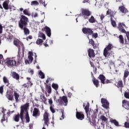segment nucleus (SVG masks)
Segmentation results:
<instances>
[{
  "instance_id": "1",
  "label": "nucleus",
  "mask_w": 129,
  "mask_h": 129,
  "mask_svg": "<svg viewBox=\"0 0 129 129\" xmlns=\"http://www.w3.org/2000/svg\"><path fill=\"white\" fill-rule=\"evenodd\" d=\"M89 103H87L86 106L85 107V110L87 114V119L89 120V122H91L94 126H96V117H97V113H98V109H96L94 110L93 114L92 111L89 110ZM91 115L92 119H90Z\"/></svg>"
},
{
  "instance_id": "2",
  "label": "nucleus",
  "mask_w": 129,
  "mask_h": 129,
  "mask_svg": "<svg viewBox=\"0 0 129 129\" xmlns=\"http://www.w3.org/2000/svg\"><path fill=\"white\" fill-rule=\"evenodd\" d=\"M113 48V45L111 43H109L103 50V55L105 58L106 57H109L110 55H112L114 54L113 51L111 50Z\"/></svg>"
},
{
  "instance_id": "3",
  "label": "nucleus",
  "mask_w": 129,
  "mask_h": 129,
  "mask_svg": "<svg viewBox=\"0 0 129 129\" xmlns=\"http://www.w3.org/2000/svg\"><path fill=\"white\" fill-rule=\"evenodd\" d=\"M24 110H26L25 107H24V105L21 107V111L20 113H18L15 115L13 118L15 121L16 122H19L20 121V118L21 120V121H24Z\"/></svg>"
},
{
  "instance_id": "4",
  "label": "nucleus",
  "mask_w": 129,
  "mask_h": 129,
  "mask_svg": "<svg viewBox=\"0 0 129 129\" xmlns=\"http://www.w3.org/2000/svg\"><path fill=\"white\" fill-rule=\"evenodd\" d=\"M29 23V18L24 15H21L20 19L18 22V26L20 28L24 29V27H27Z\"/></svg>"
},
{
  "instance_id": "5",
  "label": "nucleus",
  "mask_w": 129,
  "mask_h": 129,
  "mask_svg": "<svg viewBox=\"0 0 129 129\" xmlns=\"http://www.w3.org/2000/svg\"><path fill=\"white\" fill-rule=\"evenodd\" d=\"M56 103H58L59 105H64V106H67L68 104V98L66 96H63L62 97H59V98L56 100Z\"/></svg>"
},
{
  "instance_id": "6",
  "label": "nucleus",
  "mask_w": 129,
  "mask_h": 129,
  "mask_svg": "<svg viewBox=\"0 0 129 129\" xmlns=\"http://www.w3.org/2000/svg\"><path fill=\"white\" fill-rule=\"evenodd\" d=\"M29 106H30V103H26L24 105V107L26 108V110H23L24 114H25V112L26 113L25 119L26 120V122H30V116H29V112L28 111Z\"/></svg>"
},
{
  "instance_id": "7",
  "label": "nucleus",
  "mask_w": 129,
  "mask_h": 129,
  "mask_svg": "<svg viewBox=\"0 0 129 129\" xmlns=\"http://www.w3.org/2000/svg\"><path fill=\"white\" fill-rule=\"evenodd\" d=\"M5 64L7 67H14V66H17V61L14 59L7 58Z\"/></svg>"
},
{
  "instance_id": "8",
  "label": "nucleus",
  "mask_w": 129,
  "mask_h": 129,
  "mask_svg": "<svg viewBox=\"0 0 129 129\" xmlns=\"http://www.w3.org/2000/svg\"><path fill=\"white\" fill-rule=\"evenodd\" d=\"M82 16L84 17L85 20H86L88 19V17H90V16H91V12L88 9H82Z\"/></svg>"
},
{
  "instance_id": "9",
  "label": "nucleus",
  "mask_w": 129,
  "mask_h": 129,
  "mask_svg": "<svg viewBox=\"0 0 129 129\" xmlns=\"http://www.w3.org/2000/svg\"><path fill=\"white\" fill-rule=\"evenodd\" d=\"M101 102L102 104V106L104 108H106V109L109 108V103L107 101V100L104 98H102L101 99Z\"/></svg>"
},
{
  "instance_id": "10",
  "label": "nucleus",
  "mask_w": 129,
  "mask_h": 129,
  "mask_svg": "<svg viewBox=\"0 0 129 129\" xmlns=\"http://www.w3.org/2000/svg\"><path fill=\"white\" fill-rule=\"evenodd\" d=\"M82 32L84 34H87V35H92L93 31L90 28L84 27L82 29Z\"/></svg>"
},
{
  "instance_id": "11",
  "label": "nucleus",
  "mask_w": 129,
  "mask_h": 129,
  "mask_svg": "<svg viewBox=\"0 0 129 129\" xmlns=\"http://www.w3.org/2000/svg\"><path fill=\"white\" fill-rule=\"evenodd\" d=\"M41 115V113L40 112V110L38 108H34L32 116H34V117H39L40 115Z\"/></svg>"
},
{
  "instance_id": "12",
  "label": "nucleus",
  "mask_w": 129,
  "mask_h": 129,
  "mask_svg": "<svg viewBox=\"0 0 129 129\" xmlns=\"http://www.w3.org/2000/svg\"><path fill=\"white\" fill-rule=\"evenodd\" d=\"M123 27L125 28L126 26L124 24L122 23H120L118 25V29L119 30V31H120V32H121V33H123V34H124V33H126V31H125Z\"/></svg>"
},
{
  "instance_id": "13",
  "label": "nucleus",
  "mask_w": 129,
  "mask_h": 129,
  "mask_svg": "<svg viewBox=\"0 0 129 129\" xmlns=\"http://www.w3.org/2000/svg\"><path fill=\"white\" fill-rule=\"evenodd\" d=\"M41 31L42 32H45L48 37H51V29L50 27H48V26H45L42 29Z\"/></svg>"
},
{
  "instance_id": "14",
  "label": "nucleus",
  "mask_w": 129,
  "mask_h": 129,
  "mask_svg": "<svg viewBox=\"0 0 129 129\" xmlns=\"http://www.w3.org/2000/svg\"><path fill=\"white\" fill-rule=\"evenodd\" d=\"M76 116L77 118H78V119H80V120L84 119V114H83V112L77 111V109H76Z\"/></svg>"
},
{
  "instance_id": "15",
  "label": "nucleus",
  "mask_w": 129,
  "mask_h": 129,
  "mask_svg": "<svg viewBox=\"0 0 129 129\" xmlns=\"http://www.w3.org/2000/svg\"><path fill=\"white\" fill-rule=\"evenodd\" d=\"M6 97L8 98V100H11V101H13L14 100V95H13L11 90H7L6 93Z\"/></svg>"
},
{
  "instance_id": "16",
  "label": "nucleus",
  "mask_w": 129,
  "mask_h": 129,
  "mask_svg": "<svg viewBox=\"0 0 129 129\" xmlns=\"http://www.w3.org/2000/svg\"><path fill=\"white\" fill-rule=\"evenodd\" d=\"M88 56L89 58L92 59V60H93V59L92 58L95 57V52H94V50L91 48H89L88 50Z\"/></svg>"
},
{
  "instance_id": "17",
  "label": "nucleus",
  "mask_w": 129,
  "mask_h": 129,
  "mask_svg": "<svg viewBox=\"0 0 129 129\" xmlns=\"http://www.w3.org/2000/svg\"><path fill=\"white\" fill-rule=\"evenodd\" d=\"M91 74L92 77H93L92 81L93 82L94 85L97 88L99 86V81H98V80L96 79V78L93 76V74H92V73H91Z\"/></svg>"
},
{
  "instance_id": "18",
  "label": "nucleus",
  "mask_w": 129,
  "mask_h": 129,
  "mask_svg": "<svg viewBox=\"0 0 129 129\" xmlns=\"http://www.w3.org/2000/svg\"><path fill=\"white\" fill-rule=\"evenodd\" d=\"M3 82L5 83V84H7L6 86H7V87L11 88V83H10V81L9 80V79L7 78V77H3Z\"/></svg>"
},
{
  "instance_id": "19",
  "label": "nucleus",
  "mask_w": 129,
  "mask_h": 129,
  "mask_svg": "<svg viewBox=\"0 0 129 129\" xmlns=\"http://www.w3.org/2000/svg\"><path fill=\"white\" fill-rule=\"evenodd\" d=\"M14 96L16 103H18L20 101V99H19L20 98V94L18 93L17 91H14Z\"/></svg>"
},
{
  "instance_id": "20",
  "label": "nucleus",
  "mask_w": 129,
  "mask_h": 129,
  "mask_svg": "<svg viewBox=\"0 0 129 129\" xmlns=\"http://www.w3.org/2000/svg\"><path fill=\"white\" fill-rule=\"evenodd\" d=\"M122 106L124 107L126 109H127L128 110L129 109V101H127L125 100H123L122 101Z\"/></svg>"
},
{
  "instance_id": "21",
  "label": "nucleus",
  "mask_w": 129,
  "mask_h": 129,
  "mask_svg": "<svg viewBox=\"0 0 129 129\" xmlns=\"http://www.w3.org/2000/svg\"><path fill=\"white\" fill-rule=\"evenodd\" d=\"M98 79H99L101 81V83L102 84H105V76L103 75H100L99 77H98Z\"/></svg>"
},
{
  "instance_id": "22",
  "label": "nucleus",
  "mask_w": 129,
  "mask_h": 129,
  "mask_svg": "<svg viewBox=\"0 0 129 129\" xmlns=\"http://www.w3.org/2000/svg\"><path fill=\"white\" fill-rule=\"evenodd\" d=\"M115 86L118 88H122L123 87V83H122V81L120 80L115 84Z\"/></svg>"
},
{
  "instance_id": "23",
  "label": "nucleus",
  "mask_w": 129,
  "mask_h": 129,
  "mask_svg": "<svg viewBox=\"0 0 129 129\" xmlns=\"http://www.w3.org/2000/svg\"><path fill=\"white\" fill-rule=\"evenodd\" d=\"M119 10L121 13H122V14H126V13H128V11L126 9H125V7H124V6L119 7Z\"/></svg>"
},
{
  "instance_id": "24",
  "label": "nucleus",
  "mask_w": 129,
  "mask_h": 129,
  "mask_svg": "<svg viewBox=\"0 0 129 129\" xmlns=\"http://www.w3.org/2000/svg\"><path fill=\"white\" fill-rule=\"evenodd\" d=\"M100 119L102 121V122L101 123V124H103V125H104V124H105V122L107 121V119H108L107 118H106V117H105V116L104 115H101L100 117Z\"/></svg>"
},
{
  "instance_id": "25",
  "label": "nucleus",
  "mask_w": 129,
  "mask_h": 129,
  "mask_svg": "<svg viewBox=\"0 0 129 129\" xmlns=\"http://www.w3.org/2000/svg\"><path fill=\"white\" fill-rule=\"evenodd\" d=\"M9 4H10V1H6L3 4V8L6 10H9Z\"/></svg>"
},
{
  "instance_id": "26",
  "label": "nucleus",
  "mask_w": 129,
  "mask_h": 129,
  "mask_svg": "<svg viewBox=\"0 0 129 129\" xmlns=\"http://www.w3.org/2000/svg\"><path fill=\"white\" fill-rule=\"evenodd\" d=\"M12 77L14 79H16V80H20V75H19V74L15 72H13L12 73Z\"/></svg>"
},
{
  "instance_id": "27",
  "label": "nucleus",
  "mask_w": 129,
  "mask_h": 129,
  "mask_svg": "<svg viewBox=\"0 0 129 129\" xmlns=\"http://www.w3.org/2000/svg\"><path fill=\"white\" fill-rule=\"evenodd\" d=\"M33 51H29V55H28V59L30 63H32L33 60H34V58L33 57Z\"/></svg>"
},
{
  "instance_id": "28",
  "label": "nucleus",
  "mask_w": 129,
  "mask_h": 129,
  "mask_svg": "<svg viewBox=\"0 0 129 129\" xmlns=\"http://www.w3.org/2000/svg\"><path fill=\"white\" fill-rule=\"evenodd\" d=\"M21 30H23L25 35H29L30 34V30L27 27H24Z\"/></svg>"
},
{
  "instance_id": "29",
  "label": "nucleus",
  "mask_w": 129,
  "mask_h": 129,
  "mask_svg": "<svg viewBox=\"0 0 129 129\" xmlns=\"http://www.w3.org/2000/svg\"><path fill=\"white\" fill-rule=\"evenodd\" d=\"M51 87L54 90H58V89L59 88V85L57 84H55V83H53L51 85Z\"/></svg>"
},
{
  "instance_id": "30",
  "label": "nucleus",
  "mask_w": 129,
  "mask_h": 129,
  "mask_svg": "<svg viewBox=\"0 0 129 129\" xmlns=\"http://www.w3.org/2000/svg\"><path fill=\"white\" fill-rule=\"evenodd\" d=\"M119 42L120 44H124V40L123 39V36L122 35H120L118 37Z\"/></svg>"
},
{
  "instance_id": "31",
  "label": "nucleus",
  "mask_w": 129,
  "mask_h": 129,
  "mask_svg": "<svg viewBox=\"0 0 129 129\" xmlns=\"http://www.w3.org/2000/svg\"><path fill=\"white\" fill-rule=\"evenodd\" d=\"M110 121H111V123H113L114 124V125H115L116 126H120V125H119L118 121H117L116 120L112 119Z\"/></svg>"
},
{
  "instance_id": "32",
  "label": "nucleus",
  "mask_w": 129,
  "mask_h": 129,
  "mask_svg": "<svg viewBox=\"0 0 129 129\" xmlns=\"http://www.w3.org/2000/svg\"><path fill=\"white\" fill-rule=\"evenodd\" d=\"M89 22L91 24H93L94 23H95L96 22V20H95V18H94V17H93V16H91L90 18L89 19Z\"/></svg>"
},
{
  "instance_id": "33",
  "label": "nucleus",
  "mask_w": 129,
  "mask_h": 129,
  "mask_svg": "<svg viewBox=\"0 0 129 129\" xmlns=\"http://www.w3.org/2000/svg\"><path fill=\"white\" fill-rule=\"evenodd\" d=\"M46 89H47V93L50 94L52 93V88H51V86L49 85H46Z\"/></svg>"
},
{
  "instance_id": "34",
  "label": "nucleus",
  "mask_w": 129,
  "mask_h": 129,
  "mask_svg": "<svg viewBox=\"0 0 129 129\" xmlns=\"http://www.w3.org/2000/svg\"><path fill=\"white\" fill-rule=\"evenodd\" d=\"M49 119V114L47 112H45L43 115V120Z\"/></svg>"
},
{
  "instance_id": "35",
  "label": "nucleus",
  "mask_w": 129,
  "mask_h": 129,
  "mask_svg": "<svg viewBox=\"0 0 129 129\" xmlns=\"http://www.w3.org/2000/svg\"><path fill=\"white\" fill-rule=\"evenodd\" d=\"M129 75V72H128V70L126 69L124 72V76H123V78H126Z\"/></svg>"
},
{
  "instance_id": "36",
  "label": "nucleus",
  "mask_w": 129,
  "mask_h": 129,
  "mask_svg": "<svg viewBox=\"0 0 129 129\" xmlns=\"http://www.w3.org/2000/svg\"><path fill=\"white\" fill-rule=\"evenodd\" d=\"M43 40L40 38H38L36 41V44L37 45H42V44L43 43Z\"/></svg>"
},
{
  "instance_id": "37",
  "label": "nucleus",
  "mask_w": 129,
  "mask_h": 129,
  "mask_svg": "<svg viewBox=\"0 0 129 129\" xmlns=\"http://www.w3.org/2000/svg\"><path fill=\"white\" fill-rule=\"evenodd\" d=\"M40 98H41V99H42V101L44 103H45V102H46V101H47V98H46V97H45L44 94H42V95H40Z\"/></svg>"
},
{
  "instance_id": "38",
  "label": "nucleus",
  "mask_w": 129,
  "mask_h": 129,
  "mask_svg": "<svg viewBox=\"0 0 129 129\" xmlns=\"http://www.w3.org/2000/svg\"><path fill=\"white\" fill-rule=\"evenodd\" d=\"M31 6H39V2L37 1H32L31 3Z\"/></svg>"
},
{
  "instance_id": "39",
  "label": "nucleus",
  "mask_w": 129,
  "mask_h": 129,
  "mask_svg": "<svg viewBox=\"0 0 129 129\" xmlns=\"http://www.w3.org/2000/svg\"><path fill=\"white\" fill-rule=\"evenodd\" d=\"M54 105H52V106H50V111L52 112V113H55V112H56V111L55 110V109L54 108Z\"/></svg>"
},
{
  "instance_id": "40",
  "label": "nucleus",
  "mask_w": 129,
  "mask_h": 129,
  "mask_svg": "<svg viewBox=\"0 0 129 129\" xmlns=\"http://www.w3.org/2000/svg\"><path fill=\"white\" fill-rule=\"evenodd\" d=\"M116 14V12L115 11H111V14H110V18L111 19H113V18H114V15Z\"/></svg>"
},
{
  "instance_id": "41",
  "label": "nucleus",
  "mask_w": 129,
  "mask_h": 129,
  "mask_svg": "<svg viewBox=\"0 0 129 129\" xmlns=\"http://www.w3.org/2000/svg\"><path fill=\"white\" fill-rule=\"evenodd\" d=\"M39 75L41 76V79H44V78H45V75L44 74V73L42 72V71H39Z\"/></svg>"
},
{
  "instance_id": "42",
  "label": "nucleus",
  "mask_w": 129,
  "mask_h": 129,
  "mask_svg": "<svg viewBox=\"0 0 129 129\" xmlns=\"http://www.w3.org/2000/svg\"><path fill=\"white\" fill-rule=\"evenodd\" d=\"M21 41H20L19 40H14V45H15V46H16V47H18V46H19V45H20Z\"/></svg>"
},
{
  "instance_id": "43",
  "label": "nucleus",
  "mask_w": 129,
  "mask_h": 129,
  "mask_svg": "<svg viewBox=\"0 0 129 129\" xmlns=\"http://www.w3.org/2000/svg\"><path fill=\"white\" fill-rule=\"evenodd\" d=\"M110 20L112 26L116 27V22H115V21L113 20V18H110Z\"/></svg>"
},
{
  "instance_id": "44",
  "label": "nucleus",
  "mask_w": 129,
  "mask_h": 129,
  "mask_svg": "<svg viewBox=\"0 0 129 129\" xmlns=\"http://www.w3.org/2000/svg\"><path fill=\"white\" fill-rule=\"evenodd\" d=\"M4 87H5V85H2L0 87V93L2 95L4 94Z\"/></svg>"
},
{
  "instance_id": "45",
  "label": "nucleus",
  "mask_w": 129,
  "mask_h": 129,
  "mask_svg": "<svg viewBox=\"0 0 129 129\" xmlns=\"http://www.w3.org/2000/svg\"><path fill=\"white\" fill-rule=\"evenodd\" d=\"M39 37L40 38H42L43 40H46V35H45V34L43 33H41Z\"/></svg>"
},
{
  "instance_id": "46",
  "label": "nucleus",
  "mask_w": 129,
  "mask_h": 129,
  "mask_svg": "<svg viewBox=\"0 0 129 129\" xmlns=\"http://www.w3.org/2000/svg\"><path fill=\"white\" fill-rule=\"evenodd\" d=\"M43 120L44 121V124H45V125H47V126H49V124L50 123V120H49V119Z\"/></svg>"
},
{
  "instance_id": "47",
  "label": "nucleus",
  "mask_w": 129,
  "mask_h": 129,
  "mask_svg": "<svg viewBox=\"0 0 129 129\" xmlns=\"http://www.w3.org/2000/svg\"><path fill=\"white\" fill-rule=\"evenodd\" d=\"M48 104H49L50 106L54 105L53 104V100H52V98L48 99Z\"/></svg>"
},
{
  "instance_id": "48",
  "label": "nucleus",
  "mask_w": 129,
  "mask_h": 129,
  "mask_svg": "<svg viewBox=\"0 0 129 129\" xmlns=\"http://www.w3.org/2000/svg\"><path fill=\"white\" fill-rule=\"evenodd\" d=\"M124 96L125 98L129 99V92H125L124 94Z\"/></svg>"
},
{
  "instance_id": "49",
  "label": "nucleus",
  "mask_w": 129,
  "mask_h": 129,
  "mask_svg": "<svg viewBox=\"0 0 129 129\" xmlns=\"http://www.w3.org/2000/svg\"><path fill=\"white\" fill-rule=\"evenodd\" d=\"M23 14L24 15H26V16H30L31 14L29 13V12H28V10L27 9L24 10L23 11Z\"/></svg>"
},
{
  "instance_id": "50",
  "label": "nucleus",
  "mask_w": 129,
  "mask_h": 129,
  "mask_svg": "<svg viewBox=\"0 0 129 129\" xmlns=\"http://www.w3.org/2000/svg\"><path fill=\"white\" fill-rule=\"evenodd\" d=\"M54 79H52L51 78H48L46 80V83H49V82H51V81H53Z\"/></svg>"
},
{
  "instance_id": "51",
  "label": "nucleus",
  "mask_w": 129,
  "mask_h": 129,
  "mask_svg": "<svg viewBox=\"0 0 129 129\" xmlns=\"http://www.w3.org/2000/svg\"><path fill=\"white\" fill-rule=\"evenodd\" d=\"M23 46H24V44L22 42H20L19 46H18L17 47H18L19 50H21L22 47H23Z\"/></svg>"
},
{
  "instance_id": "52",
  "label": "nucleus",
  "mask_w": 129,
  "mask_h": 129,
  "mask_svg": "<svg viewBox=\"0 0 129 129\" xmlns=\"http://www.w3.org/2000/svg\"><path fill=\"white\" fill-rule=\"evenodd\" d=\"M21 86L22 88H28L29 87V85H27V84H24Z\"/></svg>"
},
{
  "instance_id": "53",
  "label": "nucleus",
  "mask_w": 129,
  "mask_h": 129,
  "mask_svg": "<svg viewBox=\"0 0 129 129\" xmlns=\"http://www.w3.org/2000/svg\"><path fill=\"white\" fill-rule=\"evenodd\" d=\"M61 112L62 113L61 118H60V120L64 119V110H61Z\"/></svg>"
},
{
  "instance_id": "54",
  "label": "nucleus",
  "mask_w": 129,
  "mask_h": 129,
  "mask_svg": "<svg viewBox=\"0 0 129 129\" xmlns=\"http://www.w3.org/2000/svg\"><path fill=\"white\" fill-rule=\"evenodd\" d=\"M124 126L126 128H129V122H124Z\"/></svg>"
},
{
  "instance_id": "55",
  "label": "nucleus",
  "mask_w": 129,
  "mask_h": 129,
  "mask_svg": "<svg viewBox=\"0 0 129 129\" xmlns=\"http://www.w3.org/2000/svg\"><path fill=\"white\" fill-rule=\"evenodd\" d=\"M124 34H126L127 39L129 42V31H126V33H124Z\"/></svg>"
},
{
  "instance_id": "56",
  "label": "nucleus",
  "mask_w": 129,
  "mask_h": 129,
  "mask_svg": "<svg viewBox=\"0 0 129 129\" xmlns=\"http://www.w3.org/2000/svg\"><path fill=\"white\" fill-rule=\"evenodd\" d=\"M112 80H106L105 81V83L106 84H108V83H111Z\"/></svg>"
},
{
  "instance_id": "57",
  "label": "nucleus",
  "mask_w": 129,
  "mask_h": 129,
  "mask_svg": "<svg viewBox=\"0 0 129 129\" xmlns=\"http://www.w3.org/2000/svg\"><path fill=\"white\" fill-rule=\"evenodd\" d=\"M89 44H91L92 45H93V44H94V40H93V39H90Z\"/></svg>"
},
{
  "instance_id": "58",
  "label": "nucleus",
  "mask_w": 129,
  "mask_h": 129,
  "mask_svg": "<svg viewBox=\"0 0 129 129\" xmlns=\"http://www.w3.org/2000/svg\"><path fill=\"white\" fill-rule=\"evenodd\" d=\"M93 37L94 38H95V39H96V38H97V37H98V34L96 33H93V35H92Z\"/></svg>"
},
{
  "instance_id": "59",
  "label": "nucleus",
  "mask_w": 129,
  "mask_h": 129,
  "mask_svg": "<svg viewBox=\"0 0 129 129\" xmlns=\"http://www.w3.org/2000/svg\"><path fill=\"white\" fill-rule=\"evenodd\" d=\"M111 13V10H108L106 12V15H107V16H108V15H110V16Z\"/></svg>"
},
{
  "instance_id": "60",
  "label": "nucleus",
  "mask_w": 129,
  "mask_h": 129,
  "mask_svg": "<svg viewBox=\"0 0 129 129\" xmlns=\"http://www.w3.org/2000/svg\"><path fill=\"white\" fill-rule=\"evenodd\" d=\"M5 116H6V114H4L3 116V118L1 120L2 122H3V121H5L6 120V117H5Z\"/></svg>"
},
{
  "instance_id": "61",
  "label": "nucleus",
  "mask_w": 129,
  "mask_h": 129,
  "mask_svg": "<svg viewBox=\"0 0 129 129\" xmlns=\"http://www.w3.org/2000/svg\"><path fill=\"white\" fill-rule=\"evenodd\" d=\"M32 17H34V18H37L38 17V13H35L34 14H32Z\"/></svg>"
},
{
  "instance_id": "62",
  "label": "nucleus",
  "mask_w": 129,
  "mask_h": 129,
  "mask_svg": "<svg viewBox=\"0 0 129 129\" xmlns=\"http://www.w3.org/2000/svg\"><path fill=\"white\" fill-rule=\"evenodd\" d=\"M0 34H3V25L0 24Z\"/></svg>"
},
{
  "instance_id": "63",
  "label": "nucleus",
  "mask_w": 129,
  "mask_h": 129,
  "mask_svg": "<svg viewBox=\"0 0 129 129\" xmlns=\"http://www.w3.org/2000/svg\"><path fill=\"white\" fill-rule=\"evenodd\" d=\"M16 63H17V66H18V65H20V64H22V62H21V61L20 60L16 61Z\"/></svg>"
},
{
  "instance_id": "64",
  "label": "nucleus",
  "mask_w": 129,
  "mask_h": 129,
  "mask_svg": "<svg viewBox=\"0 0 129 129\" xmlns=\"http://www.w3.org/2000/svg\"><path fill=\"white\" fill-rule=\"evenodd\" d=\"M104 19V15L103 14L101 15L100 16V19L101 21H102Z\"/></svg>"
}]
</instances>
